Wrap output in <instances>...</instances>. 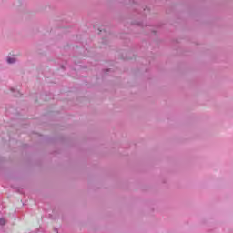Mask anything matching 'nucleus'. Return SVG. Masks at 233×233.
I'll use <instances>...</instances> for the list:
<instances>
[{"instance_id": "2", "label": "nucleus", "mask_w": 233, "mask_h": 233, "mask_svg": "<svg viewBox=\"0 0 233 233\" xmlns=\"http://www.w3.org/2000/svg\"><path fill=\"white\" fill-rule=\"evenodd\" d=\"M0 225H6V220L5 218H0Z\"/></svg>"}, {"instance_id": "1", "label": "nucleus", "mask_w": 233, "mask_h": 233, "mask_svg": "<svg viewBox=\"0 0 233 233\" xmlns=\"http://www.w3.org/2000/svg\"><path fill=\"white\" fill-rule=\"evenodd\" d=\"M7 63H9V65H12V63H15V58H7Z\"/></svg>"}]
</instances>
